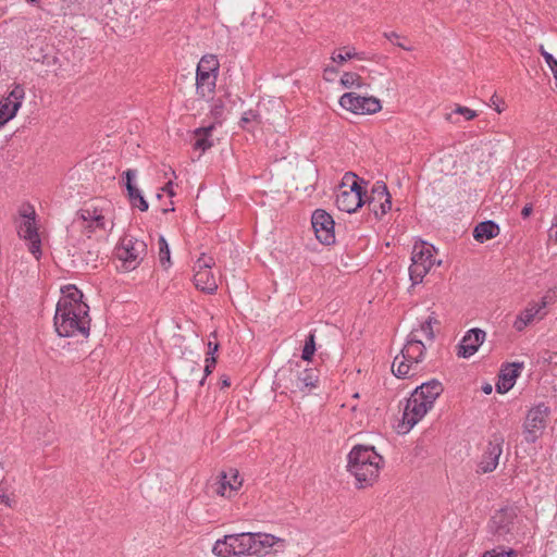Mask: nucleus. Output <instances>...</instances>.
Instances as JSON below:
<instances>
[{
    "label": "nucleus",
    "mask_w": 557,
    "mask_h": 557,
    "mask_svg": "<svg viewBox=\"0 0 557 557\" xmlns=\"http://www.w3.org/2000/svg\"><path fill=\"white\" fill-rule=\"evenodd\" d=\"M57 304L54 327L62 337H87L90 330L89 306L83 301V293L74 285L62 289Z\"/></svg>",
    "instance_id": "obj_1"
},
{
    "label": "nucleus",
    "mask_w": 557,
    "mask_h": 557,
    "mask_svg": "<svg viewBox=\"0 0 557 557\" xmlns=\"http://www.w3.org/2000/svg\"><path fill=\"white\" fill-rule=\"evenodd\" d=\"M383 462L372 446H355L348 454V471L356 478L359 488L372 485L379 476Z\"/></svg>",
    "instance_id": "obj_2"
},
{
    "label": "nucleus",
    "mask_w": 557,
    "mask_h": 557,
    "mask_svg": "<svg viewBox=\"0 0 557 557\" xmlns=\"http://www.w3.org/2000/svg\"><path fill=\"white\" fill-rule=\"evenodd\" d=\"M253 539L250 532L224 535L214 543L212 553L218 557L252 555Z\"/></svg>",
    "instance_id": "obj_3"
},
{
    "label": "nucleus",
    "mask_w": 557,
    "mask_h": 557,
    "mask_svg": "<svg viewBox=\"0 0 557 557\" xmlns=\"http://www.w3.org/2000/svg\"><path fill=\"white\" fill-rule=\"evenodd\" d=\"M147 253V244L133 236L126 235L116 247V258L122 262L124 271L135 270Z\"/></svg>",
    "instance_id": "obj_4"
},
{
    "label": "nucleus",
    "mask_w": 557,
    "mask_h": 557,
    "mask_svg": "<svg viewBox=\"0 0 557 557\" xmlns=\"http://www.w3.org/2000/svg\"><path fill=\"white\" fill-rule=\"evenodd\" d=\"M219 71V61L213 55H205L197 65L196 92L201 98L213 95Z\"/></svg>",
    "instance_id": "obj_5"
},
{
    "label": "nucleus",
    "mask_w": 557,
    "mask_h": 557,
    "mask_svg": "<svg viewBox=\"0 0 557 557\" xmlns=\"http://www.w3.org/2000/svg\"><path fill=\"white\" fill-rule=\"evenodd\" d=\"M20 215L24 219L17 226V234L21 238L28 240L29 252L39 259L41 256V242L38 235V230L35 224L36 212L33 206H24L20 210Z\"/></svg>",
    "instance_id": "obj_6"
},
{
    "label": "nucleus",
    "mask_w": 557,
    "mask_h": 557,
    "mask_svg": "<svg viewBox=\"0 0 557 557\" xmlns=\"http://www.w3.org/2000/svg\"><path fill=\"white\" fill-rule=\"evenodd\" d=\"M286 375V385L285 387L288 388L290 392H301V393H308L312 388L317 386V383L319 382V374L315 369L308 368V369H300L297 367V369L289 368L287 371H283V373Z\"/></svg>",
    "instance_id": "obj_7"
},
{
    "label": "nucleus",
    "mask_w": 557,
    "mask_h": 557,
    "mask_svg": "<svg viewBox=\"0 0 557 557\" xmlns=\"http://www.w3.org/2000/svg\"><path fill=\"white\" fill-rule=\"evenodd\" d=\"M214 264L212 257L202 253L194 264V282L195 286L208 294H212L216 290L218 284L214 275L211 272V268Z\"/></svg>",
    "instance_id": "obj_8"
},
{
    "label": "nucleus",
    "mask_w": 557,
    "mask_h": 557,
    "mask_svg": "<svg viewBox=\"0 0 557 557\" xmlns=\"http://www.w3.org/2000/svg\"><path fill=\"white\" fill-rule=\"evenodd\" d=\"M343 109L355 114H373L382 109L381 102L375 97H362L356 92H346L339 98Z\"/></svg>",
    "instance_id": "obj_9"
},
{
    "label": "nucleus",
    "mask_w": 557,
    "mask_h": 557,
    "mask_svg": "<svg viewBox=\"0 0 557 557\" xmlns=\"http://www.w3.org/2000/svg\"><path fill=\"white\" fill-rule=\"evenodd\" d=\"M548 407L540 404L529 410L524 422V438L528 443H535L545 429L548 417Z\"/></svg>",
    "instance_id": "obj_10"
},
{
    "label": "nucleus",
    "mask_w": 557,
    "mask_h": 557,
    "mask_svg": "<svg viewBox=\"0 0 557 557\" xmlns=\"http://www.w3.org/2000/svg\"><path fill=\"white\" fill-rule=\"evenodd\" d=\"M504 442L505 438L500 432H494L491 435L481 461L478 465L479 472L488 473L497 468L499 457L503 454Z\"/></svg>",
    "instance_id": "obj_11"
},
{
    "label": "nucleus",
    "mask_w": 557,
    "mask_h": 557,
    "mask_svg": "<svg viewBox=\"0 0 557 557\" xmlns=\"http://www.w3.org/2000/svg\"><path fill=\"white\" fill-rule=\"evenodd\" d=\"M312 228L317 239L324 244L331 245L335 242L334 220L330 213L322 209H317L311 216Z\"/></svg>",
    "instance_id": "obj_12"
},
{
    "label": "nucleus",
    "mask_w": 557,
    "mask_h": 557,
    "mask_svg": "<svg viewBox=\"0 0 557 557\" xmlns=\"http://www.w3.org/2000/svg\"><path fill=\"white\" fill-rule=\"evenodd\" d=\"M24 98V87L17 84L5 98L0 100V128L16 115Z\"/></svg>",
    "instance_id": "obj_13"
},
{
    "label": "nucleus",
    "mask_w": 557,
    "mask_h": 557,
    "mask_svg": "<svg viewBox=\"0 0 557 557\" xmlns=\"http://www.w3.org/2000/svg\"><path fill=\"white\" fill-rule=\"evenodd\" d=\"M431 408L432 406L411 393L403 413V425L406 431L412 429Z\"/></svg>",
    "instance_id": "obj_14"
},
{
    "label": "nucleus",
    "mask_w": 557,
    "mask_h": 557,
    "mask_svg": "<svg viewBox=\"0 0 557 557\" xmlns=\"http://www.w3.org/2000/svg\"><path fill=\"white\" fill-rule=\"evenodd\" d=\"M242 479L239 478L238 471L236 469H230L228 472H221L215 481L211 483L210 488L212 491L223 497H232L233 493H235L242 486Z\"/></svg>",
    "instance_id": "obj_15"
},
{
    "label": "nucleus",
    "mask_w": 557,
    "mask_h": 557,
    "mask_svg": "<svg viewBox=\"0 0 557 557\" xmlns=\"http://www.w3.org/2000/svg\"><path fill=\"white\" fill-rule=\"evenodd\" d=\"M516 513L512 509H500L490 520L488 528L498 539L506 540L512 533Z\"/></svg>",
    "instance_id": "obj_16"
},
{
    "label": "nucleus",
    "mask_w": 557,
    "mask_h": 557,
    "mask_svg": "<svg viewBox=\"0 0 557 557\" xmlns=\"http://www.w3.org/2000/svg\"><path fill=\"white\" fill-rule=\"evenodd\" d=\"M346 187L347 183L343 182L336 195V206L343 212L352 213L362 207L366 201L361 198L359 191L346 190Z\"/></svg>",
    "instance_id": "obj_17"
},
{
    "label": "nucleus",
    "mask_w": 557,
    "mask_h": 557,
    "mask_svg": "<svg viewBox=\"0 0 557 557\" xmlns=\"http://www.w3.org/2000/svg\"><path fill=\"white\" fill-rule=\"evenodd\" d=\"M485 335V332L481 329L468 331L458 345V357L469 358L473 356L484 342Z\"/></svg>",
    "instance_id": "obj_18"
},
{
    "label": "nucleus",
    "mask_w": 557,
    "mask_h": 557,
    "mask_svg": "<svg viewBox=\"0 0 557 557\" xmlns=\"http://www.w3.org/2000/svg\"><path fill=\"white\" fill-rule=\"evenodd\" d=\"M424 351L425 345L421 336L418 335V331H411L408 335L407 343L400 351L403 359L414 362L416 366H418L423 360Z\"/></svg>",
    "instance_id": "obj_19"
},
{
    "label": "nucleus",
    "mask_w": 557,
    "mask_h": 557,
    "mask_svg": "<svg viewBox=\"0 0 557 557\" xmlns=\"http://www.w3.org/2000/svg\"><path fill=\"white\" fill-rule=\"evenodd\" d=\"M77 219L86 222L85 230L92 233L96 228L106 230V218L102 210L94 206H85L77 211Z\"/></svg>",
    "instance_id": "obj_20"
},
{
    "label": "nucleus",
    "mask_w": 557,
    "mask_h": 557,
    "mask_svg": "<svg viewBox=\"0 0 557 557\" xmlns=\"http://www.w3.org/2000/svg\"><path fill=\"white\" fill-rule=\"evenodd\" d=\"M123 175L126 178L125 187L127 189L131 205L138 208L143 212L147 211L149 208L147 200L141 195V191L133 184V181L136 176V171L128 169L123 173Z\"/></svg>",
    "instance_id": "obj_21"
},
{
    "label": "nucleus",
    "mask_w": 557,
    "mask_h": 557,
    "mask_svg": "<svg viewBox=\"0 0 557 557\" xmlns=\"http://www.w3.org/2000/svg\"><path fill=\"white\" fill-rule=\"evenodd\" d=\"M443 391L444 388L442 383L433 379L429 382L422 383L420 386H417L412 394L433 407L434 401L443 393Z\"/></svg>",
    "instance_id": "obj_22"
},
{
    "label": "nucleus",
    "mask_w": 557,
    "mask_h": 557,
    "mask_svg": "<svg viewBox=\"0 0 557 557\" xmlns=\"http://www.w3.org/2000/svg\"><path fill=\"white\" fill-rule=\"evenodd\" d=\"M252 535L256 537L252 540V555H265L275 544L284 542L282 539L272 534L252 533Z\"/></svg>",
    "instance_id": "obj_23"
},
{
    "label": "nucleus",
    "mask_w": 557,
    "mask_h": 557,
    "mask_svg": "<svg viewBox=\"0 0 557 557\" xmlns=\"http://www.w3.org/2000/svg\"><path fill=\"white\" fill-rule=\"evenodd\" d=\"M500 230L497 223L492 220L480 222L473 230V237L479 243L493 239L498 236Z\"/></svg>",
    "instance_id": "obj_24"
},
{
    "label": "nucleus",
    "mask_w": 557,
    "mask_h": 557,
    "mask_svg": "<svg viewBox=\"0 0 557 557\" xmlns=\"http://www.w3.org/2000/svg\"><path fill=\"white\" fill-rule=\"evenodd\" d=\"M215 126L213 124L207 127H199L194 132L195 141L194 149L200 150L201 152L207 151L211 147H213L214 143L212 139V132Z\"/></svg>",
    "instance_id": "obj_25"
},
{
    "label": "nucleus",
    "mask_w": 557,
    "mask_h": 557,
    "mask_svg": "<svg viewBox=\"0 0 557 557\" xmlns=\"http://www.w3.org/2000/svg\"><path fill=\"white\" fill-rule=\"evenodd\" d=\"M537 314H541L542 318L545 315V312L542 313L533 302L529 304V306L516 318L513 327L519 332L523 331L530 323H532Z\"/></svg>",
    "instance_id": "obj_26"
},
{
    "label": "nucleus",
    "mask_w": 557,
    "mask_h": 557,
    "mask_svg": "<svg viewBox=\"0 0 557 557\" xmlns=\"http://www.w3.org/2000/svg\"><path fill=\"white\" fill-rule=\"evenodd\" d=\"M392 371L397 377H408L416 374L417 366L414 362L403 359V355L400 354V356L394 358Z\"/></svg>",
    "instance_id": "obj_27"
},
{
    "label": "nucleus",
    "mask_w": 557,
    "mask_h": 557,
    "mask_svg": "<svg viewBox=\"0 0 557 557\" xmlns=\"http://www.w3.org/2000/svg\"><path fill=\"white\" fill-rule=\"evenodd\" d=\"M433 249L434 247L432 245H428L425 243H422L420 245L416 244L412 250V262H421L425 264L428 261H430L431 267H433L435 263V259L432 252Z\"/></svg>",
    "instance_id": "obj_28"
},
{
    "label": "nucleus",
    "mask_w": 557,
    "mask_h": 557,
    "mask_svg": "<svg viewBox=\"0 0 557 557\" xmlns=\"http://www.w3.org/2000/svg\"><path fill=\"white\" fill-rule=\"evenodd\" d=\"M376 191L381 198L380 200V218L386 214L392 209V196L387 186L383 182H376Z\"/></svg>",
    "instance_id": "obj_29"
},
{
    "label": "nucleus",
    "mask_w": 557,
    "mask_h": 557,
    "mask_svg": "<svg viewBox=\"0 0 557 557\" xmlns=\"http://www.w3.org/2000/svg\"><path fill=\"white\" fill-rule=\"evenodd\" d=\"M431 263L428 261L425 264L421 262H412L409 267V275L413 285L422 282L423 277L431 269Z\"/></svg>",
    "instance_id": "obj_30"
},
{
    "label": "nucleus",
    "mask_w": 557,
    "mask_h": 557,
    "mask_svg": "<svg viewBox=\"0 0 557 557\" xmlns=\"http://www.w3.org/2000/svg\"><path fill=\"white\" fill-rule=\"evenodd\" d=\"M522 368L523 362L508 363L504 369H502V379L515 384L516 379L520 375V370Z\"/></svg>",
    "instance_id": "obj_31"
},
{
    "label": "nucleus",
    "mask_w": 557,
    "mask_h": 557,
    "mask_svg": "<svg viewBox=\"0 0 557 557\" xmlns=\"http://www.w3.org/2000/svg\"><path fill=\"white\" fill-rule=\"evenodd\" d=\"M341 84L345 88H361L364 85L362 83L361 76L352 72H345L341 77Z\"/></svg>",
    "instance_id": "obj_32"
},
{
    "label": "nucleus",
    "mask_w": 557,
    "mask_h": 557,
    "mask_svg": "<svg viewBox=\"0 0 557 557\" xmlns=\"http://www.w3.org/2000/svg\"><path fill=\"white\" fill-rule=\"evenodd\" d=\"M252 123H255V124L261 123L259 113L253 110H248V111L244 112L240 117V121H239L240 127L244 129H247V131H251L250 125Z\"/></svg>",
    "instance_id": "obj_33"
},
{
    "label": "nucleus",
    "mask_w": 557,
    "mask_h": 557,
    "mask_svg": "<svg viewBox=\"0 0 557 557\" xmlns=\"http://www.w3.org/2000/svg\"><path fill=\"white\" fill-rule=\"evenodd\" d=\"M315 351V335L314 332H310L306 338L305 346L302 349L301 358L305 361H311Z\"/></svg>",
    "instance_id": "obj_34"
},
{
    "label": "nucleus",
    "mask_w": 557,
    "mask_h": 557,
    "mask_svg": "<svg viewBox=\"0 0 557 557\" xmlns=\"http://www.w3.org/2000/svg\"><path fill=\"white\" fill-rule=\"evenodd\" d=\"M455 114L462 115L465 117V120H467V121H471L474 117H476V115H478L474 110H471L467 107L457 106L456 109L451 113L446 115V120H448L451 123H456L457 121L454 120Z\"/></svg>",
    "instance_id": "obj_35"
},
{
    "label": "nucleus",
    "mask_w": 557,
    "mask_h": 557,
    "mask_svg": "<svg viewBox=\"0 0 557 557\" xmlns=\"http://www.w3.org/2000/svg\"><path fill=\"white\" fill-rule=\"evenodd\" d=\"M158 246H159V261L164 268H166L171 263L170 248H169L166 239L163 236L159 237Z\"/></svg>",
    "instance_id": "obj_36"
},
{
    "label": "nucleus",
    "mask_w": 557,
    "mask_h": 557,
    "mask_svg": "<svg viewBox=\"0 0 557 557\" xmlns=\"http://www.w3.org/2000/svg\"><path fill=\"white\" fill-rule=\"evenodd\" d=\"M433 323H437V320L430 315L424 322L420 324V329H414L413 331H418V334L421 333L425 336L426 339L433 341L435 337L432 327Z\"/></svg>",
    "instance_id": "obj_37"
},
{
    "label": "nucleus",
    "mask_w": 557,
    "mask_h": 557,
    "mask_svg": "<svg viewBox=\"0 0 557 557\" xmlns=\"http://www.w3.org/2000/svg\"><path fill=\"white\" fill-rule=\"evenodd\" d=\"M380 196L376 191V183L373 185L371 195L368 198L369 209L374 213L376 218H380Z\"/></svg>",
    "instance_id": "obj_38"
},
{
    "label": "nucleus",
    "mask_w": 557,
    "mask_h": 557,
    "mask_svg": "<svg viewBox=\"0 0 557 557\" xmlns=\"http://www.w3.org/2000/svg\"><path fill=\"white\" fill-rule=\"evenodd\" d=\"M357 176L352 173H347L345 175V181L347 183L346 190L359 191L361 194V198H363L364 191L361 186L358 184Z\"/></svg>",
    "instance_id": "obj_39"
},
{
    "label": "nucleus",
    "mask_w": 557,
    "mask_h": 557,
    "mask_svg": "<svg viewBox=\"0 0 557 557\" xmlns=\"http://www.w3.org/2000/svg\"><path fill=\"white\" fill-rule=\"evenodd\" d=\"M516 552L513 549L505 550L500 548H494L486 550L482 557H515Z\"/></svg>",
    "instance_id": "obj_40"
},
{
    "label": "nucleus",
    "mask_w": 557,
    "mask_h": 557,
    "mask_svg": "<svg viewBox=\"0 0 557 557\" xmlns=\"http://www.w3.org/2000/svg\"><path fill=\"white\" fill-rule=\"evenodd\" d=\"M206 366H205V369H203V376L201 377V380L199 381V385H203L205 384V381H206V377L212 373L213 369L215 368V364H216V358L215 357H206Z\"/></svg>",
    "instance_id": "obj_41"
},
{
    "label": "nucleus",
    "mask_w": 557,
    "mask_h": 557,
    "mask_svg": "<svg viewBox=\"0 0 557 557\" xmlns=\"http://www.w3.org/2000/svg\"><path fill=\"white\" fill-rule=\"evenodd\" d=\"M355 55H357V52L355 51V49H347L345 54L333 53L331 59L336 63L343 64L347 60L355 59Z\"/></svg>",
    "instance_id": "obj_42"
},
{
    "label": "nucleus",
    "mask_w": 557,
    "mask_h": 557,
    "mask_svg": "<svg viewBox=\"0 0 557 557\" xmlns=\"http://www.w3.org/2000/svg\"><path fill=\"white\" fill-rule=\"evenodd\" d=\"M540 52L543 55V58L545 59L550 71L554 70L557 66V60L553 57V54L545 51L543 46L540 47Z\"/></svg>",
    "instance_id": "obj_43"
},
{
    "label": "nucleus",
    "mask_w": 557,
    "mask_h": 557,
    "mask_svg": "<svg viewBox=\"0 0 557 557\" xmlns=\"http://www.w3.org/2000/svg\"><path fill=\"white\" fill-rule=\"evenodd\" d=\"M553 301V295H550V293L548 292L546 295H544L541 299L540 302H533L537 308L539 310L542 312L543 309L546 308V306L548 304H550Z\"/></svg>",
    "instance_id": "obj_44"
},
{
    "label": "nucleus",
    "mask_w": 557,
    "mask_h": 557,
    "mask_svg": "<svg viewBox=\"0 0 557 557\" xmlns=\"http://www.w3.org/2000/svg\"><path fill=\"white\" fill-rule=\"evenodd\" d=\"M513 386L512 382L504 381L502 377L496 384V389L498 393H506Z\"/></svg>",
    "instance_id": "obj_45"
},
{
    "label": "nucleus",
    "mask_w": 557,
    "mask_h": 557,
    "mask_svg": "<svg viewBox=\"0 0 557 557\" xmlns=\"http://www.w3.org/2000/svg\"><path fill=\"white\" fill-rule=\"evenodd\" d=\"M219 349V344L218 343H213V342H209L208 343V352H207V357H214L215 352L218 351Z\"/></svg>",
    "instance_id": "obj_46"
},
{
    "label": "nucleus",
    "mask_w": 557,
    "mask_h": 557,
    "mask_svg": "<svg viewBox=\"0 0 557 557\" xmlns=\"http://www.w3.org/2000/svg\"><path fill=\"white\" fill-rule=\"evenodd\" d=\"M549 238L554 239L555 242H557V214L555 215L553 224H552V228H550V233H549Z\"/></svg>",
    "instance_id": "obj_47"
},
{
    "label": "nucleus",
    "mask_w": 557,
    "mask_h": 557,
    "mask_svg": "<svg viewBox=\"0 0 557 557\" xmlns=\"http://www.w3.org/2000/svg\"><path fill=\"white\" fill-rule=\"evenodd\" d=\"M532 211H533L532 205H530V203H529V205H525V206L523 207L522 211H521V215H522V218H523V219L529 218V216L531 215Z\"/></svg>",
    "instance_id": "obj_48"
},
{
    "label": "nucleus",
    "mask_w": 557,
    "mask_h": 557,
    "mask_svg": "<svg viewBox=\"0 0 557 557\" xmlns=\"http://www.w3.org/2000/svg\"><path fill=\"white\" fill-rule=\"evenodd\" d=\"M163 191H165L170 197L174 196L173 191V183L170 181L165 184V186L162 188Z\"/></svg>",
    "instance_id": "obj_49"
},
{
    "label": "nucleus",
    "mask_w": 557,
    "mask_h": 557,
    "mask_svg": "<svg viewBox=\"0 0 557 557\" xmlns=\"http://www.w3.org/2000/svg\"><path fill=\"white\" fill-rule=\"evenodd\" d=\"M384 37L386 39H388L389 41L394 42V39L399 38V35L396 34L395 32H391V33H384Z\"/></svg>",
    "instance_id": "obj_50"
},
{
    "label": "nucleus",
    "mask_w": 557,
    "mask_h": 557,
    "mask_svg": "<svg viewBox=\"0 0 557 557\" xmlns=\"http://www.w3.org/2000/svg\"><path fill=\"white\" fill-rule=\"evenodd\" d=\"M491 101H492V104L494 106L495 110L500 113L503 111V109L499 108L497 101H498V98L494 95L492 98H491Z\"/></svg>",
    "instance_id": "obj_51"
},
{
    "label": "nucleus",
    "mask_w": 557,
    "mask_h": 557,
    "mask_svg": "<svg viewBox=\"0 0 557 557\" xmlns=\"http://www.w3.org/2000/svg\"><path fill=\"white\" fill-rule=\"evenodd\" d=\"M231 385V380L227 376L222 377L221 380V388L228 387Z\"/></svg>",
    "instance_id": "obj_52"
},
{
    "label": "nucleus",
    "mask_w": 557,
    "mask_h": 557,
    "mask_svg": "<svg viewBox=\"0 0 557 557\" xmlns=\"http://www.w3.org/2000/svg\"><path fill=\"white\" fill-rule=\"evenodd\" d=\"M355 59L367 60V57L363 52H357V55H355Z\"/></svg>",
    "instance_id": "obj_53"
},
{
    "label": "nucleus",
    "mask_w": 557,
    "mask_h": 557,
    "mask_svg": "<svg viewBox=\"0 0 557 557\" xmlns=\"http://www.w3.org/2000/svg\"><path fill=\"white\" fill-rule=\"evenodd\" d=\"M482 389L485 394H490L492 392V386L490 384H486L485 386L482 387Z\"/></svg>",
    "instance_id": "obj_54"
},
{
    "label": "nucleus",
    "mask_w": 557,
    "mask_h": 557,
    "mask_svg": "<svg viewBox=\"0 0 557 557\" xmlns=\"http://www.w3.org/2000/svg\"><path fill=\"white\" fill-rule=\"evenodd\" d=\"M394 44H395L397 47H400V48H403V49H405V50H411V48H410V47H406L403 42H394Z\"/></svg>",
    "instance_id": "obj_55"
},
{
    "label": "nucleus",
    "mask_w": 557,
    "mask_h": 557,
    "mask_svg": "<svg viewBox=\"0 0 557 557\" xmlns=\"http://www.w3.org/2000/svg\"><path fill=\"white\" fill-rule=\"evenodd\" d=\"M325 72H326V73H329V72H330V73H337V69H335V67H333V66H332V67H326V69H325Z\"/></svg>",
    "instance_id": "obj_56"
},
{
    "label": "nucleus",
    "mask_w": 557,
    "mask_h": 557,
    "mask_svg": "<svg viewBox=\"0 0 557 557\" xmlns=\"http://www.w3.org/2000/svg\"><path fill=\"white\" fill-rule=\"evenodd\" d=\"M162 211H163V213H168V212H170V211H174V208H173V207H171V208H164V209H162Z\"/></svg>",
    "instance_id": "obj_57"
},
{
    "label": "nucleus",
    "mask_w": 557,
    "mask_h": 557,
    "mask_svg": "<svg viewBox=\"0 0 557 557\" xmlns=\"http://www.w3.org/2000/svg\"><path fill=\"white\" fill-rule=\"evenodd\" d=\"M195 369L199 372V371H200V366H199V364H195V366L193 367V371H194Z\"/></svg>",
    "instance_id": "obj_58"
},
{
    "label": "nucleus",
    "mask_w": 557,
    "mask_h": 557,
    "mask_svg": "<svg viewBox=\"0 0 557 557\" xmlns=\"http://www.w3.org/2000/svg\"><path fill=\"white\" fill-rule=\"evenodd\" d=\"M25 1H26V2H28V3H35V2H37V0H25Z\"/></svg>",
    "instance_id": "obj_59"
},
{
    "label": "nucleus",
    "mask_w": 557,
    "mask_h": 557,
    "mask_svg": "<svg viewBox=\"0 0 557 557\" xmlns=\"http://www.w3.org/2000/svg\"><path fill=\"white\" fill-rule=\"evenodd\" d=\"M211 336L216 337V333L215 332L211 333Z\"/></svg>",
    "instance_id": "obj_60"
}]
</instances>
